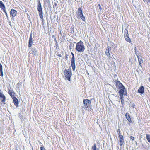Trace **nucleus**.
Listing matches in <instances>:
<instances>
[{
	"instance_id": "423d86ee",
	"label": "nucleus",
	"mask_w": 150,
	"mask_h": 150,
	"mask_svg": "<svg viewBox=\"0 0 150 150\" xmlns=\"http://www.w3.org/2000/svg\"><path fill=\"white\" fill-rule=\"evenodd\" d=\"M118 89H120L118 92L119 95L122 94L124 95V96L127 95V92L124 86L119 88Z\"/></svg>"
},
{
	"instance_id": "4be33fe9",
	"label": "nucleus",
	"mask_w": 150,
	"mask_h": 150,
	"mask_svg": "<svg viewBox=\"0 0 150 150\" xmlns=\"http://www.w3.org/2000/svg\"><path fill=\"white\" fill-rule=\"evenodd\" d=\"M146 137L148 142L150 143V135L146 134Z\"/></svg>"
},
{
	"instance_id": "4c0bfd02",
	"label": "nucleus",
	"mask_w": 150,
	"mask_h": 150,
	"mask_svg": "<svg viewBox=\"0 0 150 150\" xmlns=\"http://www.w3.org/2000/svg\"><path fill=\"white\" fill-rule=\"evenodd\" d=\"M55 45L56 46V48H57V47H58V43L57 42H56L55 43Z\"/></svg>"
},
{
	"instance_id": "c85d7f7f",
	"label": "nucleus",
	"mask_w": 150,
	"mask_h": 150,
	"mask_svg": "<svg viewBox=\"0 0 150 150\" xmlns=\"http://www.w3.org/2000/svg\"><path fill=\"white\" fill-rule=\"evenodd\" d=\"M123 95H124L121 94L120 95V99L121 100H122V99H123Z\"/></svg>"
},
{
	"instance_id": "72a5a7b5",
	"label": "nucleus",
	"mask_w": 150,
	"mask_h": 150,
	"mask_svg": "<svg viewBox=\"0 0 150 150\" xmlns=\"http://www.w3.org/2000/svg\"><path fill=\"white\" fill-rule=\"evenodd\" d=\"M3 11L4 12L6 15V16L8 18V15L7 13V12H6V9L4 10Z\"/></svg>"
},
{
	"instance_id": "393cba45",
	"label": "nucleus",
	"mask_w": 150,
	"mask_h": 150,
	"mask_svg": "<svg viewBox=\"0 0 150 150\" xmlns=\"http://www.w3.org/2000/svg\"><path fill=\"white\" fill-rule=\"evenodd\" d=\"M81 19H82L83 21H85V17L84 16H83V14L81 15L80 16Z\"/></svg>"
},
{
	"instance_id": "b1692460",
	"label": "nucleus",
	"mask_w": 150,
	"mask_h": 150,
	"mask_svg": "<svg viewBox=\"0 0 150 150\" xmlns=\"http://www.w3.org/2000/svg\"><path fill=\"white\" fill-rule=\"evenodd\" d=\"M134 50H135V54L137 56V57H138L139 56V53L138 52V51L137 50L136 47H135Z\"/></svg>"
},
{
	"instance_id": "9d476101",
	"label": "nucleus",
	"mask_w": 150,
	"mask_h": 150,
	"mask_svg": "<svg viewBox=\"0 0 150 150\" xmlns=\"http://www.w3.org/2000/svg\"><path fill=\"white\" fill-rule=\"evenodd\" d=\"M119 138L120 142V146H121L124 143V140L123 137L122 135H119Z\"/></svg>"
},
{
	"instance_id": "f8f14e48",
	"label": "nucleus",
	"mask_w": 150,
	"mask_h": 150,
	"mask_svg": "<svg viewBox=\"0 0 150 150\" xmlns=\"http://www.w3.org/2000/svg\"><path fill=\"white\" fill-rule=\"evenodd\" d=\"M12 99L15 106L17 107H18L19 104L18 100L15 97L13 98Z\"/></svg>"
},
{
	"instance_id": "9b49d317",
	"label": "nucleus",
	"mask_w": 150,
	"mask_h": 150,
	"mask_svg": "<svg viewBox=\"0 0 150 150\" xmlns=\"http://www.w3.org/2000/svg\"><path fill=\"white\" fill-rule=\"evenodd\" d=\"M17 11L13 9H11L10 12V14L13 18L15 17L17 14Z\"/></svg>"
},
{
	"instance_id": "1a4fd4ad",
	"label": "nucleus",
	"mask_w": 150,
	"mask_h": 150,
	"mask_svg": "<svg viewBox=\"0 0 150 150\" xmlns=\"http://www.w3.org/2000/svg\"><path fill=\"white\" fill-rule=\"evenodd\" d=\"M8 93L11 96V97L12 98H13L14 97H15V93L14 91L12 89H8Z\"/></svg>"
},
{
	"instance_id": "e433bc0d",
	"label": "nucleus",
	"mask_w": 150,
	"mask_h": 150,
	"mask_svg": "<svg viewBox=\"0 0 150 150\" xmlns=\"http://www.w3.org/2000/svg\"><path fill=\"white\" fill-rule=\"evenodd\" d=\"M40 150H46L43 146H41L40 147Z\"/></svg>"
},
{
	"instance_id": "bb28decb",
	"label": "nucleus",
	"mask_w": 150,
	"mask_h": 150,
	"mask_svg": "<svg viewBox=\"0 0 150 150\" xmlns=\"http://www.w3.org/2000/svg\"><path fill=\"white\" fill-rule=\"evenodd\" d=\"M130 105L133 108H134L135 106V105L134 104V103H130Z\"/></svg>"
},
{
	"instance_id": "5701e85b",
	"label": "nucleus",
	"mask_w": 150,
	"mask_h": 150,
	"mask_svg": "<svg viewBox=\"0 0 150 150\" xmlns=\"http://www.w3.org/2000/svg\"><path fill=\"white\" fill-rule=\"evenodd\" d=\"M125 32V37L129 36V34L128 33V30L127 29H125L124 31Z\"/></svg>"
},
{
	"instance_id": "79ce46f5",
	"label": "nucleus",
	"mask_w": 150,
	"mask_h": 150,
	"mask_svg": "<svg viewBox=\"0 0 150 150\" xmlns=\"http://www.w3.org/2000/svg\"><path fill=\"white\" fill-rule=\"evenodd\" d=\"M59 34H60L61 35V36H62V32H61V31L60 30V33H59Z\"/></svg>"
},
{
	"instance_id": "412c9836",
	"label": "nucleus",
	"mask_w": 150,
	"mask_h": 150,
	"mask_svg": "<svg viewBox=\"0 0 150 150\" xmlns=\"http://www.w3.org/2000/svg\"><path fill=\"white\" fill-rule=\"evenodd\" d=\"M0 7L1 9H2L3 10L6 9L5 5H4L3 3L0 5Z\"/></svg>"
},
{
	"instance_id": "a211bd4d",
	"label": "nucleus",
	"mask_w": 150,
	"mask_h": 150,
	"mask_svg": "<svg viewBox=\"0 0 150 150\" xmlns=\"http://www.w3.org/2000/svg\"><path fill=\"white\" fill-rule=\"evenodd\" d=\"M125 39L126 41L129 43L131 42V40L128 36L125 37Z\"/></svg>"
},
{
	"instance_id": "58836bf2",
	"label": "nucleus",
	"mask_w": 150,
	"mask_h": 150,
	"mask_svg": "<svg viewBox=\"0 0 150 150\" xmlns=\"http://www.w3.org/2000/svg\"><path fill=\"white\" fill-rule=\"evenodd\" d=\"M121 102L123 104L124 103V99H122V100H121Z\"/></svg>"
},
{
	"instance_id": "6ab92c4d",
	"label": "nucleus",
	"mask_w": 150,
	"mask_h": 150,
	"mask_svg": "<svg viewBox=\"0 0 150 150\" xmlns=\"http://www.w3.org/2000/svg\"><path fill=\"white\" fill-rule=\"evenodd\" d=\"M105 54L107 56L108 58L110 59V58L111 57L109 51H108L106 50L105 52Z\"/></svg>"
},
{
	"instance_id": "39448f33",
	"label": "nucleus",
	"mask_w": 150,
	"mask_h": 150,
	"mask_svg": "<svg viewBox=\"0 0 150 150\" xmlns=\"http://www.w3.org/2000/svg\"><path fill=\"white\" fill-rule=\"evenodd\" d=\"M71 54L72 56V58L71 59V67H72V70L73 71L75 70V58L74 57V54L71 52Z\"/></svg>"
},
{
	"instance_id": "c756f323",
	"label": "nucleus",
	"mask_w": 150,
	"mask_h": 150,
	"mask_svg": "<svg viewBox=\"0 0 150 150\" xmlns=\"http://www.w3.org/2000/svg\"><path fill=\"white\" fill-rule=\"evenodd\" d=\"M68 72H70V73H71V69L70 66L69 68L68 69V70H67Z\"/></svg>"
},
{
	"instance_id": "a878e982",
	"label": "nucleus",
	"mask_w": 150,
	"mask_h": 150,
	"mask_svg": "<svg viewBox=\"0 0 150 150\" xmlns=\"http://www.w3.org/2000/svg\"><path fill=\"white\" fill-rule=\"evenodd\" d=\"M106 50L110 51L111 50V47L110 46H108L107 47Z\"/></svg>"
},
{
	"instance_id": "dca6fc26",
	"label": "nucleus",
	"mask_w": 150,
	"mask_h": 150,
	"mask_svg": "<svg viewBox=\"0 0 150 150\" xmlns=\"http://www.w3.org/2000/svg\"><path fill=\"white\" fill-rule=\"evenodd\" d=\"M138 59L139 63V65L141 66V64L143 63V61L142 58V57L140 55L138 57H137Z\"/></svg>"
},
{
	"instance_id": "c03bdc74",
	"label": "nucleus",
	"mask_w": 150,
	"mask_h": 150,
	"mask_svg": "<svg viewBox=\"0 0 150 150\" xmlns=\"http://www.w3.org/2000/svg\"><path fill=\"white\" fill-rule=\"evenodd\" d=\"M66 60H67V59L68 57H67V55H66Z\"/></svg>"
},
{
	"instance_id": "4468645a",
	"label": "nucleus",
	"mask_w": 150,
	"mask_h": 150,
	"mask_svg": "<svg viewBox=\"0 0 150 150\" xmlns=\"http://www.w3.org/2000/svg\"><path fill=\"white\" fill-rule=\"evenodd\" d=\"M115 84L118 88L123 86L120 81H115Z\"/></svg>"
},
{
	"instance_id": "de8ad7c7",
	"label": "nucleus",
	"mask_w": 150,
	"mask_h": 150,
	"mask_svg": "<svg viewBox=\"0 0 150 150\" xmlns=\"http://www.w3.org/2000/svg\"><path fill=\"white\" fill-rule=\"evenodd\" d=\"M40 143L41 144V142H40Z\"/></svg>"
},
{
	"instance_id": "aec40b11",
	"label": "nucleus",
	"mask_w": 150,
	"mask_h": 150,
	"mask_svg": "<svg viewBox=\"0 0 150 150\" xmlns=\"http://www.w3.org/2000/svg\"><path fill=\"white\" fill-rule=\"evenodd\" d=\"M92 150H99L98 148H96V146L95 143L92 146Z\"/></svg>"
},
{
	"instance_id": "49530a36",
	"label": "nucleus",
	"mask_w": 150,
	"mask_h": 150,
	"mask_svg": "<svg viewBox=\"0 0 150 150\" xmlns=\"http://www.w3.org/2000/svg\"><path fill=\"white\" fill-rule=\"evenodd\" d=\"M58 56H60V57H61V55H60H60H58Z\"/></svg>"
},
{
	"instance_id": "f257e3e1",
	"label": "nucleus",
	"mask_w": 150,
	"mask_h": 150,
	"mask_svg": "<svg viewBox=\"0 0 150 150\" xmlns=\"http://www.w3.org/2000/svg\"><path fill=\"white\" fill-rule=\"evenodd\" d=\"M85 49L83 43L81 40L76 43L75 48L76 51L80 52H82L84 51Z\"/></svg>"
},
{
	"instance_id": "f704fd0d",
	"label": "nucleus",
	"mask_w": 150,
	"mask_h": 150,
	"mask_svg": "<svg viewBox=\"0 0 150 150\" xmlns=\"http://www.w3.org/2000/svg\"><path fill=\"white\" fill-rule=\"evenodd\" d=\"M0 73H1V74H0V76H1V77L3 76V73L2 71H0Z\"/></svg>"
},
{
	"instance_id": "7c9ffc66",
	"label": "nucleus",
	"mask_w": 150,
	"mask_h": 150,
	"mask_svg": "<svg viewBox=\"0 0 150 150\" xmlns=\"http://www.w3.org/2000/svg\"><path fill=\"white\" fill-rule=\"evenodd\" d=\"M78 13H79V12H82V9H81V8H79L78 9Z\"/></svg>"
},
{
	"instance_id": "a19ab883",
	"label": "nucleus",
	"mask_w": 150,
	"mask_h": 150,
	"mask_svg": "<svg viewBox=\"0 0 150 150\" xmlns=\"http://www.w3.org/2000/svg\"><path fill=\"white\" fill-rule=\"evenodd\" d=\"M98 6L99 7V8L100 11H101L102 9V8L101 7V6L100 4H98Z\"/></svg>"
},
{
	"instance_id": "2eb2a0df",
	"label": "nucleus",
	"mask_w": 150,
	"mask_h": 150,
	"mask_svg": "<svg viewBox=\"0 0 150 150\" xmlns=\"http://www.w3.org/2000/svg\"><path fill=\"white\" fill-rule=\"evenodd\" d=\"M125 117L128 120V121L130 123H132V121L130 117V115L129 113H127L125 115Z\"/></svg>"
},
{
	"instance_id": "473e14b6",
	"label": "nucleus",
	"mask_w": 150,
	"mask_h": 150,
	"mask_svg": "<svg viewBox=\"0 0 150 150\" xmlns=\"http://www.w3.org/2000/svg\"><path fill=\"white\" fill-rule=\"evenodd\" d=\"M117 132L118 133V134L119 135H119H121L120 134V129H117Z\"/></svg>"
},
{
	"instance_id": "f3484780",
	"label": "nucleus",
	"mask_w": 150,
	"mask_h": 150,
	"mask_svg": "<svg viewBox=\"0 0 150 150\" xmlns=\"http://www.w3.org/2000/svg\"><path fill=\"white\" fill-rule=\"evenodd\" d=\"M31 52H32L30 53V54L32 53L33 54V56H35V55L36 56V55L37 51H36V50L33 49L32 50Z\"/></svg>"
},
{
	"instance_id": "ea45409f",
	"label": "nucleus",
	"mask_w": 150,
	"mask_h": 150,
	"mask_svg": "<svg viewBox=\"0 0 150 150\" xmlns=\"http://www.w3.org/2000/svg\"><path fill=\"white\" fill-rule=\"evenodd\" d=\"M78 14L80 16L81 15L83 14L82 12H79V13H78Z\"/></svg>"
},
{
	"instance_id": "c9c22d12",
	"label": "nucleus",
	"mask_w": 150,
	"mask_h": 150,
	"mask_svg": "<svg viewBox=\"0 0 150 150\" xmlns=\"http://www.w3.org/2000/svg\"><path fill=\"white\" fill-rule=\"evenodd\" d=\"M130 139L132 140V141H133L134 139V137H133L132 136H131L130 137Z\"/></svg>"
},
{
	"instance_id": "cd10ccee",
	"label": "nucleus",
	"mask_w": 150,
	"mask_h": 150,
	"mask_svg": "<svg viewBox=\"0 0 150 150\" xmlns=\"http://www.w3.org/2000/svg\"><path fill=\"white\" fill-rule=\"evenodd\" d=\"M44 2L45 4H47L49 3L50 0H44Z\"/></svg>"
},
{
	"instance_id": "f03ea898",
	"label": "nucleus",
	"mask_w": 150,
	"mask_h": 150,
	"mask_svg": "<svg viewBox=\"0 0 150 150\" xmlns=\"http://www.w3.org/2000/svg\"><path fill=\"white\" fill-rule=\"evenodd\" d=\"M83 104V107L85 110H91V102L88 99H84Z\"/></svg>"
},
{
	"instance_id": "20e7f679",
	"label": "nucleus",
	"mask_w": 150,
	"mask_h": 150,
	"mask_svg": "<svg viewBox=\"0 0 150 150\" xmlns=\"http://www.w3.org/2000/svg\"><path fill=\"white\" fill-rule=\"evenodd\" d=\"M72 76V73L68 72L66 69L64 71V77L65 80H67L69 81H71V77Z\"/></svg>"
},
{
	"instance_id": "a18cd8bd",
	"label": "nucleus",
	"mask_w": 150,
	"mask_h": 150,
	"mask_svg": "<svg viewBox=\"0 0 150 150\" xmlns=\"http://www.w3.org/2000/svg\"><path fill=\"white\" fill-rule=\"evenodd\" d=\"M2 3L3 2L2 1H0V5L1 4H2Z\"/></svg>"
},
{
	"instance_id": "37998d69",
	"label": "nucleus",
	"mask_w": 150,
	"mask_h": 150,
	"mask_svg": "<svg viewBox=\"0 0 150 150\" xmlns=\"http://www.w3.org/2000/svg\"><path fill=\"white\" fill-rule=\"evenodd\" d=\"M54 41H55V42H57V40H56V38H54Z\"/></svg>"
},
{
	"instance_id": "7ed1b4c3",
	"label": "nucleus",
	"mask_w": 150,
	"mask_h": 150,
	"mask_svg": "<svg viewBox=\"0 0 150 150\" xmlns=\"http://www.w3.org/2000/svg\"><path fill=\"white\" fill-rule=\"evenodd\" d=\"M37 8L38 11L39 15L40 16V17L42 20H43V17L42 8L41 6V3L40 1H38Z\"/></svg>"
},
{
	"instance_id": "2f4dec72",
	"label": "nucleus",
	"mask_w": 150,
	"mask_h": 150,
	"mask_svg": "<svg viewBox=\"0 0 150 150\" xmlns=\"http://www.w3.org/2000/svg\"><path fill=\"white\" fill-rule=\"evenodd\" d=\"M3 67L1 64L0 63V71H2Z\"/></svg>"
},
{
	"instance_id": "6e6552de",
	"label": "nucleus",
	"mask_w": 150,
	"mask_h": 150,
	"mask_svg": "<svg viewBox=\"0 0 150 150\" xmlns=\"http://www.w3.org/2000/svg\"><path fill=\"white\" fill-rule=\"evenodd\" d=\"M33 43V38H32V34L31 33L30 35L29 39L28 42V47H30L32 45Z\"/></svg>"
},
{
	"instance_id": "ddd939ff",
	"label": "nucleus",
	"mask_w": 150,
	"mask_h": 150,
	"mask_svg": "<svg viewBox=\"0 0 150 150\" xmlns=\"http://www.w3.org/2000/svg\"><path fill=\"white\" fill-rule=\"evenodd\" d=\"M137 92L141 94H143L144 92V88L143 86H141L138 89Z\"/></svg>"
},
{
	"instance_id": "0eeeda50",
	"label": "nucleus",
	"mask_w": 150,
	"mask_h": 150,
	"mask_svg": "<svg viewBox=\"0 0 150 150\" xmlns=\"http://www.w3.org/2000/svg\"><path fill=\"white\" fill-rule=\"evenodd\" d=\"M6 100V98L5 95L3 94V92L0 90V100L1 102L3 103L4 105L6 104L5 102Z\"/></svg>"
}]
</instances>
